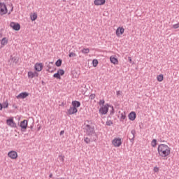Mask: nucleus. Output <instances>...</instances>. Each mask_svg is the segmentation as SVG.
<instances>
[{
  "label": "nucleus",
  "instance_id": "obj_1",
  "mask_svg": "<svg viewBox=\"0 0 179 179\" xmlns=\"http://www.w3.org/2000/svg\"><path fill=\"white\" fill-rule=\"evenodd\" d=\"M157 150L158 155H159L161 157H167V156L170 155L171 148H170V147L166 144H160L158 146Z\"/></svg>",
  "mask_w": 179,
  "mask_h": 179
},
{
  "label": "nucleus",
  "instance_id": "obj_2",
  "mask_svg": "<svg viewBox=\"0 0 179 179\" xmlns=\"http://www.w3.org/2000/svg\"><path fill=\"white\" fill-rule=\"evenodd\" d=\"M86 122H87V124L85 123V129L87 136L98 138V136L96 134V131H94V127L92 126V122L87 120Z\"/></svg>",
  "mask_w": 179,
  "mask_h": 179
},
{
  "label": "nucleus",
  "instance_id": "obj_3",
  "mask_svg": "<svg viewBox=\"0 0 179 179\" xmlns=\"http://www.w3.org/2000/svg\"><path fill=\"white\" fill-rule=\"evenodd\" d=\"M80 107V102L78 101H73L72 106L68 110V113H78V108Z\"/></svg>",
  "mask_w": 179,
  "mask_h": 179
},
{
  "label": "nucleus",
  "instance_id": "obj_4",
  "mask_svg": "<svg viewBox=\"0 0 179 179\" xmlns=\"http://www.w3.org/2000/svg\"><path fill=\"white\" fill-rule=\"evenodd\" d=\"M109 108H111L110 113H114V107L108 103L105 104L99 109V113H108Z\"/></svg>",
  "mask_w": 179,
  "mask_h": 179
},
{
  "label": "nucleus",
  "instance_id": "obj_5",
  "mask_svg": "<svg viewBox=\"0 0 179 179\" xmlns=\"http://www.w3.org/2000/svg\"><path fill=\"white\" fill-rule=\"evenodd\" d=\"M8 13V8L5 3H0V15H6Z\"/></svg>",
  "mask_w": 179,
  "mask_h": 179
},
{
  "label": "nucleus",
  "instance_id": "obj_6",
  "mask_svg": "<svg viewBox=\"0 0 179 179\" xmlns=\"http://www.w3.org/2000/svg\"><path fill=\"white\" fill-rule=\"evenodd\" d=\"M10 27L13 29V30H15V31H19V30H20V24L17 22H10Z\"/></svg>",
  "mask_w": 179,
  "mask_h": 179
},
{
  "label": "nucleus",
  "instance_id": "obj_7",
  "mask_svg": "<svg viewBox=\"0 0 179 179\" xmlns=\"http://www.w3.org/2000/svg\"><path fill=\"white\" fill-rule=\"evenodd\" d=\"M46 64V66H47V70L48 72H54V71H55V69L54 68V62H50L49 63H45Z\"/></svg>",
  "mask_w": 179,
  "mask_h": 179
},
{
  "label": "nucleus",
  "instance_id": "obj_8",
  "mask_svg": "<svg viewBox=\"0 0 179 179\" xmlns=\"http://www.w3.org/2000/svg\"><path fill=\"white\" fill-rule=\"evenodd\" d=\"M97 141V137L94 136H88L84 138V142L85 143L89 144L90 142H96Z\"/></svg>",
  "mask_w": 179,
  "mask_h": 179
},
{
  "label": "nucleus",
  "instance_id": "obj_9",
  "mask_svg": "<svg viewBox=\"0 0 179 179\" xmlns=\"http://www.w3.org/2000/svg\"><path fill=\"white\" fill-rule=\"evenodd\" d=\"M112 143L115 148H120L121 145H122V142H121V138H115L113 140Z\"/></svg>",
  "mask_w": 179,
  "mask_h": 179
},
{
  "label": "nucleus",
  "instance_id": "obj_10",
  "mask_svg": "<svg viewBox=\"0 0 179 179\" xmlns=\"http://www.w3.org/2000/svg\"><path fill=\"white\" fill-rule=\"evenodd\" d=\"M6 124L8 127H11V128H16V124L13 121V118H10L6 120Z\"/></svg>",
  "mask_w": 179,
  "mask_h": 179
},
{
  "label": "nucleus",
  "instance_id": "obj_11",
  "mask_svg": "<svg viewBox=\"0 0 179 179\" xmlns=\"http://www.w3.org/2000/svg\"><path fill=\"white\" fill-rule=\"evenodd\" d=\"M38 73L37 71H29L28 72V78L29 79H33V78H38Z\"/></svg>",
  "mask_w": 179,
  "mask_h": 179
},
{
  "label": "nucleus",
  "instance_id": "obj_12",
  "mask_svg": "<svg viewBox=\"0 0 179 179\" xmlns=\"http://www.w3.org/2000/svg\"><path fill=\"white\" fill-rule=\"evenodd\" d=\"M124 31H125V29H124V27H119L117 29H116V36L117 37H120V36H121V34H124Z\"/></svg>",
  "mask_w": 179,
  "mask_h": 179
},
{
  "label": "nucleus",
  "instance_id": "obj_13",
  "mask_svg": "<svg viewBox=\"0 0 179 179\" xmlns=\"http://www.w3.org/2000/svg\"><path fill=\"white\" fill-rule=\"evenodd\" d=\"M8 156L10 157V159H17V152L16 151H10Z\"/></svg>",
  "mask_w": 179,
  "mask_h": 179
},
{
  "label": "nucleus",
  "instance_id": "obj_14",
  "mask_svg": "<svg viewBox=\"0 0 179 179\" xmlns=\"http://www.w3.org/2000/svg\"><path fill=\"white\" fill-rule=\"evenodd\" d=\"M43 64L42 63H36L35 64V71H36L37 72H41V71H43Z\"/></svg>",
  "mask_w": 179,
  "mask_h": 179
},
{
  "label": "nucleus",
  "instance_id": "obj_15",
  "mask_svg": "<svg viewBox=\"0 0 179 179\" xmlns=\"http://www.w3.org/2000/svg\"><path fill=\"white\" fill-rule=\"evenodd\" d=\"M20 127L22 128V131H24L25 129H27V120H24L20 122Z\"/></svg>",
  "mask_w": 179,
  "mask_h": 179
},
{
  "label": "nucleus",
  "instance_id": "obj_16",
  "mask_svg": "<svg viewBox=\"0 0 179 179\" xmlns=\"http://www.w3.org/2000/svg\"><path fill=\"white\" fill-rule=\"evenodd\" d=\"M135 134H136V131L134 129H133L131 131V134H128L130 142H134V139H135Z\"/></svg>",
  "mask_w": 179,
  "mask_h": 179
},
{
  "label": "nucleus",
  "instance_id": "obj_17",
  "mask_svg": "<svg viewBox=\"0 0 179 179\" xmlns=\"http://www.w3.org/2000/svg\"><path fill=\"white\" fill-rule=\"evenodd\" d=\"M28 96L29 93L27 92H24L17 95V99H26V97H28Z\"/></svg>",
  "mask_w": 179,
  "mask_h": 179
},
{
  "label": "nucleus",
  "instance_id": "obj_18",
  "mask_svg": "<svg viewBox=\"0 0 179 179\" xmlns=\"http://www.w3.org/2000/svg\"><path fill=\"white\" fill-rule=\"evenodd\" d=\"M94 3L96 6L104 5V3H106V0H94Z\"/></svg>",
  "mask_w": 179,
  "mask_h": 179
},
{
  "label": "nucleus",
  "instance_id": "obj_19",
  "mask_svg": "<svg viewBox=\"0 0 179 179\" xmlns=\"http://www.w3.org/2000/svg\"><path fill=\"white\" fill-rule=\"evenodd\" d=\"M129 119L130 121H135V118H136V113H130L128 115Z\"/></svg>",
  "mask_w": 179,
  "mask_h": 179
},
{
  "label": "nucleus",
  "instance_id": "obj_20",
  "mask_svg": "<svg viewBox=\"0 0 179 179\" xmlns=\"http://www.w3.org/2000/svg\"><path fill=\"white\" fill-rule=\"evenodd\" d=\"M10 61H12V62L13 64H17V62H19V58L17 57H13L12 55L10 56V59L8 61V62H10Z\"/></svg>",
  "mask_w": 179,
  "mask_h": 179
},
{
  "label": "nucleus",
  "instance_id": "obj_21",
  "mask_svg": "<svg viewBox=\"0 0 179 179\" xmlns=\"http://www.w3.org/2000/svg\"><path fill=\"white\" fill-rule=\"evenodd\" d=\"M110 61L112 64H114L115 65H117L118 64V59L111 56L110 57Z\"/></svg>",
  "mask_w": 179,
  "mask_h": 179
},
{
  "label": "nucleus",
  "instance_id": "obj_22",
  "mask_svg": "<svg viewBox=\"0 0 179 179\" xmlns=\"http://www.w3.org/2000/svg\"><path fill=\"white\" fill-rule=\"evenodd\" d=\"M1 45H6L8 44V38L6 37H4L1 41Z\"/></svg>",
  "mask_w": 179,
  "mask_h": 179
},
{
  "label": "nucleus",
  "instance_id": "obj_23",
  "mask_svg": "<svg viewBox=\"0 0 179 179\" xmlns=\"http://www.w3.org/2000/svg\"><path fill=\"white\" fill-rule=\"evenodd\" d=\"M37 19V14L36 13H34L32 15H31V20L32 22H34Z\"/></svg>",
  "mask_w": 179,
  "mask_h": 179
},
{
  "label": "nucleus",
  "instance_id": "obj_24",
  "mask_svg": "<svg viewBox=\"0 0 179 179\" xmlns=\"http://www.w3.org/2000/svg\"><path fill=\"white\" fill-rule=\"evenodd\" d=\"M55 65L57 67L61 66V65H62V59H59L58 60H57V62H55Z\"/></svg>",
  "mask_w": 179,
  "mask_h": 179
},
{
  "label": "nucleus",
  "instance_id": "obj_25",
  "mask_svg": "<svg viewBox=\"0 0 179 179\" xmlns=\"http://www.w3.org/2000/svg\"><path fill=\"white\" fill-rule=\"evenodd\" d=\"M108 118H110V115L107 117L108 120L106 121V125L108 127H111V125H113V121L108 120Z\"/></svg>",
  "mask_w": 179,
  "mask_h": 179
},
{
  "label": "nucleus",
  "instance_id": "obj_26",
  "mask_svg": "<svg viewBox=\"0 0 179 179\" xmlns=\"http://www.w3.org/2000/svg\"><path fill=\"white\" fill-rule=\"evenodd\" d=\"M81 52H83V54H89V52H90V50L89 48H83L81 50Z\"/></svg>",
  "mask_w": 179,
  "mask_h": 179
},
{
  "label": "nucleus",
  "instance_id": "obj_27",
  "mask_svg": "<svg viewBox=\"0 0 179 179\" xmlns=\"http://www.w3.org/2000/svg\"><path fill=\"white\" fill-rule=\"evenodd\" d=\"M57 73L60 76H64V75H65V71H64V69H59Z\"/></svg>",
  "mask_w": 179,
  "mask_h": 179
},
{
  "label": "nucleus",
  "instance_id": "obj_28",
  "mask_svg": "<svg viewBox=\"0 0 179 179\" xmlns=\"http://www.w3.org/2000/svg\"><path fill=\"white\" fill-rule=\"evenodd\" d=\"M157 79L158 82H163V79H164L163 74H160V75L157 76Z\"/></svg>",
  "mask_w": 179,
  "mask_h": 179
},
{
  "label": "nucleus",
  "instance_id": "obj_29",
  "mask_svg": "<svg viewBox=\"0 0 179 179\" xmlns=\"http://www.w3.org/2000/svg\"><path fill=\"white\" fill-rule=\"evenodd\" d=\"M156 145H157V140L153 139L151 142V146H152V148H155Z\"/></svg>",
  "mask_w": 179,
  "mask_h": 179
},
{
  "label": "nucleus",
  "instance_id": "obj_30",
  "mask_svg": "<svg viewBox=\"0 0 179 179\" xmlns=\"http://www.w3.org/2000/svg\"><path fill=\"white\" fill-rule=\"evenodd\" d=\"M92 64H93V66L94 67V68H96V66H97V65H99V61L97 60V59H94L93 61H92Z\"/></svg>",
  "mask_w": 179,
  "mask_h": 179
},
{
  "label": "nucleus",
  "instance_id": "obj_31",
  "mask_svg": "<svg viewBox=\"0 0 179 179\" xmlns=\"http://www.w3.org/2000/svg\"><path fill=\"white\" fill-rule=\"evenodd\" d=\"M53 78H55L56 79H61V76L59 75V73L58 71L53 75Z\"/></svg>",
  "mask_w": 179,
  "mask_h": 179
},
{
  "label": "nucleus",
  "instance_id": "obj_32",
  "mask_svg": "<svg viewBox=\"0 0 179 179\" xmlns=\"http://www.w3.org/2000/svg\"><path fill=\"white\" fill-rule=\"evenodd\" d=\"M1 106H2V108H8V107L9 106V103H8V101H6L3 103Z\"/></svg>",
  "mask_w": 179,
  "mask_h": 179
},
{
  "label": "nucleus",
  "instance_id": "obj_33",
  "mask_svg": "<svg viewBox=\"0 0 179 179\" xmlns=\"http://www.w3.org/2000/svg\"><path fill=\"white\" fill-rule=\"evenodd\" d=\"M76 53H73V52H70V53L69 54V57L70 58H72V57H76Z\"/></svg>",
  "mask_w": 179,
  "mask_h": 179
},
{
  "label": "nucleus",
  "instance_id": "obj_34",
  "mask_svg": "<svg viewBox=\"0 0 179 179\" xmlns=\"http://www.w3.org/2000/svg\"><path fill=\"white\" fill-rule=\"evenodd\" d=\"M95 97H96V94H91L90 96V100H94Z\"/></svg>",
  "mask_w": 179,
  "mask_h": 179
},
{
  "label": "nucleus",
  "instance_id": "obj_35",
  "mask_svg": "<svg viewBox=\"0 0 179 179\" xmlns=\"http://www.w3.org/2000/svg\"><path fill=\"white\" fill-rule=\"evenodd\" d=\"M104 103H105V101H104V99H102V100H100L99 101V106H104Z\"/></svg>",
  "mask_w": 179,
  "mask_h": 179
},
{
  "label": "nucleus",
  "instance_id": "obj_36",
  "mask_svg": "<svg viewBox=\"0 0 179 179\" xmlns=\"http://www.w3.org/2000/svg\"><path fill=\"white\" fill-rule=\"evenodd\" d=\"M106 115H107V113H101V118H106Z\"/></svg>",
  "mask_w": 179,
  "mask_h": 179
},
{
  "label": "nucleus",
  "instance_id": "obj_37",
  "mask_svg": "<svg viewBox=\"0 0 179 179\" xmlns=\"http://www.w3.org/2000/svg\"><path fill=\"white\" fill-rule=\"evenodd\" d=\"M173 29H178V27H179V24H173Z\"/></svg>",
  "mask_w": 179,
  "mask_h": 179
},
{
  "label": "nucleus",
  "instance_id": "obj_38",
  "mask_svg": "<svg viewBox=\"0 0 179 179\" xmlns=\"http://www.w3.org/2000/svg\"><path fill=\"white\" fill-rule=\"evenodd\" d=\"M61 162H64V159H65V156L59 155Z\"/></svg>",
  "mask_w": 179,
  "mask_h": 179
},
{
  "label": "nucleus",
  "instance_id": "obj_39",
  "mask_svg": "<svg viewBox=\"0 0 179 179\" xmlns=\"http://www.w3.org/2000/svg\"><path fill=\"white\" fill-rule=\"evenodd\" d=\"M66 105V102H62L61 104H59V106H61L62 107H64Z\"/></svg>",
  "mask_w": 179,
  "mask_h": 179
},
{
  "label": "nucleus",
  "instance_id": "obj_40",
  "mask_svg": "<svg viewBox=\"0 0 179 179\" xmlns=\"http://www.w3.org/2000/svg\"><path fill=\"white\" fill-rule=\"evenodd\" d=\"M64 134H65V131L64 130H62L59 133V135L62 136V135H64Z\"/></svg>",
  "mask_w": 179,
  "mask_h": 179
},
{
  "label": "nucleus",
  "instance_id": "obj_41",
  "mask_svg": "<svg viewBox=\"0 0 179 179\" xmlns=\"http://www.w3.org/2000/svg\"><path fill=\"white\" fill-rule=\"evenodd\" d=\"M122 120H125V113H122Z\"/></svg>",
  "mask_w": 179,
  "mask_h": 179
},
{
  "label": "nucleus",
  "instance_id": "obj_42",
  "mask_svg": "<svg viewBox=\"0 0 179 179\" xmlns=\"http://www.w3.org/2000/svg\"><path fill=\"white\" fill-rule=\"evenodd\" d=\"M121 93H122V92H121V91H117V96H120V94H121Z\"/></svg>",
  "mask_w": 179,
  "mask_h": 179
},
{
  "label": "nucleus",
  "instance_id": "obj_43",
  "mask_svg": "<svg viewBox=\"0 0 179 179\" xmlns=\"http://www.w3.org/2000/svg\"><path fill=\"white\" fill-rule=\"evenodd\" d=\"M128 59H129V62H132V59L131 58V57H129Z\"/></svg>",
  "mask_w": 179,
  "mask_h": 179
},
{
  "label": "nucleus",
  "instance_id": "obj_44",
  "mask_svg": "<svg viewBox=\"0 0 179 179\" xmlns=\"http://www.w3.org/2000/svg\"><path fill=\"white\" fill-rule=\"evenodd\" d=\"M0 37H2V29H0Z\"/></svg>",
  "mask_w": 179,
  "mask_h": 179
},
{
  "label": "nucleus",
  "instance_id": "obj_45",
  "mask_svg": "<svg viewBox=\"0 0 179 179\" xmlns=\"http://www.w3.org/2000/svg\"><path fill=\"white\" fill-rule=\"evenodd\" d=\"M27 128H30V129H33V124H31L30 127H27Z\"/></svg>",
  "mask_w": 179,
  "mask_h": 179
},
{
  "label": "nucleus",
  "instance_id": "obj_46",
  "mask_svg": "<svg viewBox=\"0 0 179 179\" xmlns=\"http://www.w3.org/2000/svg\"><path fill=\"white\" fill-rule=\"evenodd\" d=\"M49 177H50V178H52V173H50Z\"/></svg>",
  "mask_w": 179,
  "mask_h": 179
},
{
  "label": "nucleus",
  "instance_id": "obj_47",
  "mask_svg": "<svg viewBox=\"0 0 179 179\" xmlns=\"http://www.w3.org/2000/svg\"><path fill=\"white\" fill-rule=\"evenodd\" d=\"M0 110H2V103H0Z\"/></svg>",
  "mask_w": 179,
  "mask_h": 179
},
{
  "label": "nucleus",
  "instance_id": "obj_48",
  "mask_svg": "<svg viewBox=\"0 0 179 179\" xmlns=\"http://www.w3.org/2000/svg\"><path fill=\"white\" fill-rule=\"evenodd\" d=\"M72 114H75V113H69V115H72Z\"/></svg>",
  "mask_w": 179,
  "mask_h": 179
},
{
  "label": "nucleus",
  "instance_id": "obj_49",
  "mask_svg": "<svg viewBox=\"0 0 179 179\" xmlns=\"http://www.w3.org/2000/svg\"><path fill=\"white\" fill-rule=\"evenodd\" d=\"M155 169H156L157 171H159V169L158 168H155Z\"/></svg>",
  "mask_w": 179,
  "mask_h": 179
},
{
  "label": "nucleus",
  "instance_id": "obj_50",
  "mask_svg": "<svg viewBox=\"0 0 179 179\" xmlns=\"http://www.w3.org/2000/svg\"><path fill=\"white\" fill-rule=\"evenodd\" d=\"M12 10H13V7L11 8V12H12Z\"/></svg>",
  "mask_w": 179,
  "mask_h": 179
},
{
  "label": "nucleus",
  "instance_id": "obj_51",
  "mask_svg": "<svg viewBox=\"0 0 179 179\" xmlns=\"http://www.w3.org/2000/svg\"><path fill=\"white\" fill-rule=\"evenodd\" d=\"M155 171H157V169H156V168H155Z\"/></svg>",
  "mask_w": 179,
  "mask_h": 179
},
{
  "label": "nucleus",
  "instance_id": "obj_52",
  "mask_svg": "<svg viewBox=\"0 0 179 179\" xmlns=\"http://www.w3.org/2000/svg\"><path fill=\"white\" fill-rule=\"evenodd\" d=\"M38 131H40V127H39V128H38Z\"/></svg>",
  "mask_w": 179,
  "mask_h": 179
},
{
  "label": "nucleus",
  "instance_id": "obj_53",
  "mask_svg": "<svg viewBox=\"0 0 179 179\" xmlns=\"http://www.w3.org/2000/svg\"><path fill=\"white\" fill-rule=\"evenodd\" d=\"M8 15H10V12L8 13Z\"/></svg>",
  "mask_w": 179,
  "mask_h": 179
},
{
  "label": "nucleus",
  "instance_id": "obj_54",
  "mask_svg": "<svg viewBox=\"0 0 179 179\" xmlns=\"http://www.w3.org/2000/svg\"><path fill=\"white\" fill-rule=\"evenodd\" d=\"M110 111H111V108H109Z\"/></svg>",
  "mask_w": 179,
  "mask_h": 179
},
{
  "label": "nucleus",
  "instance_id": "obj_55",
  "mask_svg": "<svg viewBox=\"0 0 179 179\" xmlns=\"http://www.w3.org/2000/svg\"><path fill=\"white\" fill-rule=\"evenodd\" d=\"M131 113H135V112H134V111H131Z\"/></svg>",
  "mask_w": 179,
  "mask_h": 179
},
{
  "label": "nucleus",
  "instance_id": "obj_56",
  "mask_svg": "<svg viewBox=\"0 0 179 179\" xmlns=\"http://www.w3.org/2000/svg\"><path fill=\"white\" fill-rule=\"evenodd\" d=\"M63 1H64V2H65L66 0H63Z\"/></svg>",
  "mask_w": 179,
  "mask_h": 179
}]
</instances>
